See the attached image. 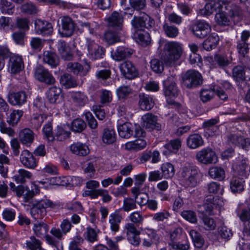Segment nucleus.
Listing matches in <instances>:
<instances>
[{
	"label": "nucleus",
	"instance_id": "f257e3e1",
	"mask_svg": "<svg viewBox=\"0 0 250 250\" xmlns=\"http://www.w3.org/2000/svg\"><path fill=\"white\" fill-rule=\"evenodd\" d=\"M182 52V48L179 43L169 42L165 45L161 59L166 65L172 66L180 58Z\"/></svg>",
	"mask_w": 250,
	"mask_h": 250
},
{
	"label": "nucleus",
	"instance_id": "f03ea898",
	"mask_svg": "<svg viewBox=\"0 0 250 250\" xmlns=\"http://www.w3.org/2000/svg\"><path fill=\"white\" fill-rule=\"evenodd\" d=\"M199 170L195 166H187L183 167L180 172V177L186 187H195L198 184Z\"/></svg>",
	"mask_w": 250,
	"mask_h": 250
},
{
	"label": "nucleus",
	"instance_id": "7ed1b4c3",
	"mask_svg": "<svg viewBox=\"0 0 250 250\" xmlns=\"http://www.w3.org/2000/svg\"><path fill=\"white\" fill-rule=\"evenodd\" d=\"M56 206V204L49 200H41L31 208V215L35 220L42 219L46 214V208H55Z\"/></svg>",
	"mask_w": 250,
	"mask_h": 250
},
{
	"label": "nucleus",
	"instance_id": "20e7f679",
	"mask_svg": "<svg viewBox=\"0 0 250 250\" xmlns=\"http://www.w3.org/2000/svg\"><path fill=\"white\" fill-rule=\"evenodd\" d=\"M183 84L188 88L196 87L202 84L203 80L201 74L195 70L187 71L182 76Z\"/></svg>",
	"mask_w": 250,
	"mask_h": 250
},
{
	"label": "nucleus",
	"instance_id": "39448f33",
	"mask_svg": "<svg viewBox=\"0 0 250 250\" xmlns=\"http://www.w3.org/2000/svg\"><path fill=\"white\" fill-rule=\"evenodd\" d=\"M248 174L246 165H242V168L238 171L239 177L234 176L230 180V187L232 192L240 193L244 190L245 183L244 178H247Z\"/></svg>",
	"mask_w": 250,
	"mask_h": 250
},
{
	"label": "nucleus",
	"instance_id": "423d86ee",
	"mask_svg": "<svg viewBox=\"0 0 250 250\" xmlns=\"http://www.w3.org/2000/svg\"><path fill=\"white\" fill-rule=\"evenodd\" d=\"M195 158L198 163L205 165L215 164L218 162L216 153L210 148H205L198 151Z\"/></svg>",
	"mask_w": 250,
	"mask_h": 250
},
{
	"label": "nucleus",
	"instance_id": "0eeeda50",
	"mask_svg": "<svg viewBox=\"0 0 250 250\" xmlns=\"http://www.w3.org/2000/svg\"><path fill=\"white\" fill-rule=\"evenodd\" d=\"M61 25L59 33L62 37H69L73 34L76 24L71 18L68 16L62 17L61 20Z\"/></svg>",
	"mask_w": 250,
	"mask_h": 250
},
{
	"label": "nucleus",
	"instance_id": "6e6552de",
	"mask_svg": "<svg viewBox=\"0 0 250 250\" xmlns=\"http://www.w3.org/2000/svg\"><path fill=\"white\" fill-rule=\"evenodd\" d=\"M35 77L40 82L47 84H52L55 83V79L52 75L42 65L38 66L35 71Z\"/></svg>",
	"mask_w": 250,
	"mask_h": 250
},
{
	"label": "nucleus",
	"instance_id": "1a4fd4ad",
	"mask_svg": "<svg viewBox=\"0 0 250 250\" xmlns=\"http://www.w3.org/2000/svg\"><path fill=\"white\" fill-rule=\"evenodd\" d=\"M210 31V26L205 21H197L192 28L193 34L196 37L200 39L206 37Z\"/></svg>",
	"mask_w": 250,
	"mask_h": 250
},
{
	"label": "nucleus",
	"instance_id": "9d476101",
	"mask_svg": "<svg viewBox=\"0 0 250 250\" xmlns=\"http://www.w3.org/2000/svg\"><path fill=\"white\" fill-rule=\"evenodd\" d=\"M86 45L89 54L93 59H98L103 57L105 53V49L95 43L93 40L86 39Z\"/></svg>",
	"mask_w": 250,
	"mask_h": 250
},
{
	"label": "nucleus",
	"instance_id": "9b49d317",
	"mask_svg": "<svg viewBox=\"0 0 250 250\" xmlns=\"http://www.w3.org/2000/svg\"><path fill=\"white\" fill-rule=\"evenodd\" d=\"M34 24L35 32L38 35H50L53 33L51 23L46 21L37 19L35 21Z\"/></svg>",
	"mask_w": 250,
	"mask_h": 250
},
{
	"label": "nucleus",
	"instance_id": "f8f14e48",
	"mask_svg": "<svg viewBox=\"0 0 250 250\" xmlns=\"http://www.w3.org/2000/svg\"><path fill=\"white\" fill-rule=\"evenodd\" d=\"M222 206V201L219 198L214 200V197L211 196H208L205 198V203L203 205V208L205 212L210 215H213L214 210L220 208Z\"/></svg>",
	"mask_w": 250,
	"mask_h": 250
},
{
	"label": "nucleus",
	"instance_id": "ddd939ff",
	"mask_svg": "<svg viewBox=\"0 0 250 250\" xmlns=\"http://www.w3.org/2000/svg\"><path fill=\"white\" fill-rule=\"evenodd\" d=\"M24 68L22 59L19 56L10 57L8 63V72L12 75L19 73Z\"/></svg>",
	"mask_w": 250,
	"mask_h": 250
},
{
	"label": "nucleus",
	"instance_id": "4468645a",
	"mask_svg": "<svg viewBox=\"0 0 250 250\" xmlns=\"http://www.w3.org/2000/svg\"><path fill=\"white\" fill-rule=\"evenodd\" d=\"M120 69L122 74L127 79H132L138 76V71L133 63L125 61L120 64Z\"/></svg>",
	"mask_w": 250,
	"mask_h": 250
},
{
	"label": "nucleus",
	"instance_id": "2eb2a0df",
	"mask_svg": "<svg viewBox=\"0 0 250 250\" xmlns=\"http://www.w3.org/2000/svg\"><path fill=\"white\" fill-rule=\"evenodd\" d=\"M27 96L23 91L13 92L8 95V102L12 105L21 106L27 102Z\"/></svg>",
	"mask_w": 250,
	"mask_h": 250
},
{
	"label": "nucleus",
	"instance_id": "dca6fc26",
	"mask_svg": "<svg viewBox=\"0 0 250 250\" xmlns=\"http://www.w3.org/2000/svg\"><path fill=\"white\" fill-rule=\"evenodd\" d=\"M143 125L146 128L150 130L161 129V125L157 123V117L152 113H148L142 116Z\"/></svg>",
	"mask_w": 250,
	"mask_h": 250
},
{
	"label": "nucleus",
	"instance_id": "f3484780",
	"mask_svg": "<svg viewBox=\"0 0 250 250\" xmlns=\"http://www.w3.org/2000/svg\"><path fill=\"white\" fill-rule=\"evenodd\" d=\"M228 141L232 144L246 148L250 146V139L245 138L239 133H230L227 136Z\"/></svg>",
	"mask_w": 250,
	"mask_h": 250
},
{
	"label": "nucleus",
	"instance_id": "a211bd4d",
	"mask_svg": "<svg viewBox=\"0 0 250 250\" xmlns=\"http://www.w3.org/2000/svg\"><path fill=\"white\" fill-rule=\"evenodd\" d=\"M229 2H208L206 3L204 8L200 10L202 14L205 15H210L215 12L216 14L222 11L223 5H227Z\"/></svg>",
	"mask_w": 250,
	"mask_h": 250
},
{
	"label": "nucleus",
	"instance_id": "6ab92c4d",
	"mask_svg": "<svg viewBox=\"0 0 250 250\" xmlns=\"http://www.w3.org/2000/svg\"><path fill=\"white\" fill-rule=\"evenodd\" d=\"M66 69L69 72L74 74L85 76L90 69V66L87 64L84 67L80 63L77 62H69L67 64Z\"/></svg>",
	"mask_w": 250,
	"mask_h": 250
},
{
	"label": "nucleus",
	"instance_id": "aec40b11",
	"mask_svg": "<svg viewBox=\"0 0 250 250\" xmlns=\"http://www.w3.org/2000/svg\"><path fill=\"white\" fill-rule=\"evenodd\" d=\"M20 160L24 167L29 168H34L37 165L35 157L27 150H24L22 151Z\"/></svg>",
	"mask_w": 250,
	"mask_h": 250
},
{
	"label": "nucleus",
	"instance_id": "412c9836",
	"mask_svg": "<svg viewBox=\"0 0 250 250\" xmlns=\"http://www.w3.org/2000/svg\"><path fill=\"white\" fill-rule=\"evenodd\" d=\"M50 233L55 237L54 238L52 236L47 235L45 236V240L47 243L52 247H57L59 241L62 239L64 233L62 229L58 228H53L50 230Z\"/></svg>",
	"mask_w": 250,
	"mask_h": 250
},
{
	"label": "nucleus",
	"instance_id": "4be33fe9",
	"mask_svg": "<svg viewBox=\"0 0 250 250\" xmlns=\"http://www.w3.org/2000/svg\"><path fill=\"white\" fill-rule=\"evenodd\" d=\"M179 91L173 78L169 77L165 83L164 94L166 97L172 98L178 96Z\"/></svg>",
	"mask_w": 250,
	"mask_h": 250
},
{
	"label": "nucleus",
	"instance_id": "5701e85b",
	"mask_svg": "<svg viewBox=\"0 0 250 250\" xmlns=\"http://www.w3.org/2000/svg\"><path fill=\"white\" fill-rule=\"evenodd\" d=\"M154 105V101L149 95L140 93L139 95L138 105L142 110H149Z\"/></svg>",
	"mask_w": 250,
	"mask_h": 250
},
{
	"label": "nucleus",
	"instance_id": "b1692460",
	"mask_svg": "<svg viewBox=\"0 0 250 250\" xmlns=\"http://www.w3.org/2000/svg\"><path fill=\"white\" fill-rule=\"evenodd\" d=\"M73 104L77 108H81L87 104L88 99L87 96L81 91H77L71 95Z\"/></svg>",
	"mask_w": 250,
	"mask_h": 250
},
{
	"label": "nucleus",
	"instance_id": "393cba45",
	"mask_svg": "<svg viewBox=\"0 0 250 250\" xmlns=\"http://www.w3.org/2000/svg\"><path fill=\"white\" fill-rule=\"evenodd\" d=\"M139 16H134L131 21V24L135 32L141 31L146 25V19L148 15L146 13H141Z\"/></svg>",
	"mask_w": 250,
	"mask_h": 250
},
{
	"label": "nucleus",
	"instance_id": "a878e982",
	"mask_svg": "<svg viewBox=\"0 0 250 250\" xmlns=\"http://www.w3.org/2000/svg\"><path fill=\"white\" fill-rule=\"evenodd\" d=\"M143 245L146 247H150L152 244L158 240L159 237L156 231L152 229H146L144 230Z\"/></svg>",
	"mask_w": 250,
	"mask_h": 250
},
{
	"label": "nucleus",
	"instance_id": "bb28decb",
	"mask_svg": "<svg viewBox=\"0 0 250 250\" xmlns=\"http://www.w3.org/2000/svg\"><path fill=\"white\" fill-rule=\"evenodd\" d=\"M62 89L57 86L50 87L47 93V98L52 104L59 103L62 100Z\"/></svg>",
	"mask_w": 250,
	"mask_h": 250
},
{
	"label": "nucleus",
	"instance_id": "cd10ccee",
	"mask_svg": "<svg viewBox=\"0 0 250 250\" xmlns=\"http://www.w3.org/2000/svg\"><path fill=\"white\" fill-rule=\"evenodd\" d=\"M58 51L62 59L70 61L73 59V55L70 47L63 41L58 42Z\"/></svg>",
	"mask_w": 250,
	"mask_h": 250
},
{
	"label": "nucleus",
	"instance_id": "c85d7f7f",
	"mask_svg": "<svg viewBox=\"0 0 250 250\" xmlns=\"http://www.w3.org/2000/svg\"><path fill=\"white\" fill-rule=\"evenodd\" d=\"M132 52L130 49L120 46L112 52L111 56L114 60L121 61L130 56Z\"/></svg>",
	"mask_w": 250,
	"mask_h": 250
},
{
	"label": "nucleus",
	"instance_id": "c756f323",
	"mask_svg": "<svg viewBox=\"0 0 250 250\" xmlns=\"http://www.w3.org/2000/svg\"><path fill=\"white\" fill-rule=\"evenodd\" d=\"M208 176L212 179L219 181H223L226 177V173L224 168L219 166H212L208 170Z\"/></svg>",
	"mask_w": 250,
	"mask_h": 250
},
{
	"label": "nucleus",
	"instance_id": "7c9ffc66",
	"mask_svg": "<svg viewBox=\"0 0 250 250\" xmlns=\"http://www.w3.org/2000/svg\"><path fill=\"white\" fill-rule=\"evenodd\" d=\"M43 62L53 68L56 67L59 63V59L57 54L50 51H45L42 55Z\"/></svg>",
	"mask_w": 250,
	"mask_h": 250
},
{
	"label": "nucleus",
	"instance_id": "2f4dec72",
	"mask_svg": "<svg viewBox=\"0 0 250 250\" xmlns=\"http://www.w3.org/2000/svg\"><path fill=\"white\" fill-rule=\"evenodd\" d=\"M181 146L182 141L180 139L171 140L164 146L167 151H164L163 153L165 155H167L168 153L176 154L181 147Z\"/></svg>",
	"mask_w": 250,
	"mask_h": 250
},
{
	"label": "nucleus",
	"instance_id": "473e14b6",
	"mask_svg": "<svg viewBox=\"0 0 250 250\" xmlns=\"http://www.w3.org/2000/svg\"><path fill=\"white\" fill-rule=\"evenodd\" d=\"M187 144L188 147L191 149H196L204 144V141L198 134L190 135L187 139Z\"/></svg>",
	"mask_w": 250,
	"mask_h": 250
},
{
	"label": "nucleus",
	"instance_id": "72a5a7b5",
	"mask_svg": "<svg viewBox=\"0 0 250 250\" xmlns=\"http://www.w3.org/2000/svg\"><path fill=\"white\" fill-rule=\"evenodd\" d=\"M122 220V216L119 210H116L114 212L109 215V222L110 225L111 229L114 232H117L119 229V224Z\"/></svg>",
	"mask_w": 250,
	"mask_h": 250
},
{
	"label": "nucleus",
	"instance_id": "f704fd0d",
	"mask_svg": "<svg viewBox=\"0 0 250 250\" xmlns=\"http://www.w3.org/2000/svg\"><path fill=\"white\" fill-rule=\"evenodd\" d=\"M219 41V38L216 33H211L203 43V48L210 51L214 48Z\"/></svg>",
	"mask_w": 250,
	"mask_h": 250
},
{
	"label": "nucleus",
	"instance_id": "c9c22d12",
	"mask_svg": "<svg viewBox=\"0 0 250 250\" xmlns=\"http://www.w3.org/2000/svg\"><path fill=\"white\" fill-rule=\"evenodd\" d=\"M123 19L121 15L117 12H114L108 18L109 26L121 30L122 28Z\"/></svg>",
	"mask_w": 250,
	"mask_h": 250
},
{
	"label": "nucleus",
	"instance_id": "e433bc0d",
	"mask_svg": "<svg viewBox=\"0 0 250 250\" xmlns=\"http://www.w3.org/2000/svg\"><path fill=\"white\" fill-rule=\"evenodd\" d=\"M71 151L75 154L80 156H86L89 153L87 145L81 143H74L70 146Z\"/></svg>",
	"mask_w": 250,
	"mask_h": 250
},
{
	"label": "nucleus",
	"instance_id": "4c0bfd02",
	"mask_svg": "<svg viewBox=\"0 0 250 250\" xmlns=\"http://www.w3.org/2000/svg\"><path fill=\"white\" fill-rule=\"evenodd\" d=\"M146 146V142L144 139H137L128 142L125 144V149L130 151H138L144 149Z\"/></svg>",
	"mask_w": 250,
	"mask_h": 250
},
{
	"label": "nucleus",
	"instance_id": "58836bf2",
	"mask_svg": "<svg viewBox=\"0 0 250 250\" xmlns=\"http://www.w3.org/2000/svg\"><path fill=\"white\" fill-rule=\"evenodd\" d=\"M19 138L23 144L28 146L33 142L34 134L31 130L26 128L20 131Z\"/></svg>",
	"mask_w": 250,
	"mask_h": 250
},
{
	"label": "nucleus",
	"instance_id": "ea45409f",
	"mask_svg": "<svg viewBox=\"0 0 250 250\" xmlns=\"http://www.w3.org/2000/svg\"><path fill=\"white\" fill-rule=\"evenodd\" d=\"M132 125L130 123H125L120 125L118 127L119 135L123 138H129L132 135Z\"/></svg>",
	"mask_w": 250,
	"mask_h": 250
},
{
	"label": "nucleus",
	"instance_id": "a19ab883",
	"mask_svg": "<svg viewBox=\"0 0 250 250\" xmlns=\"http://www.w3.org/2000/svg\"><path fill=\"white\" fill-rule=\"evenodd\" d=\"M104 39L108 44H113L120 42V33L119 32L113 31V29H109L104 33Z\"/></svg>",
	"mask_w": 250,
	"mask_h": 250
},
{
	"label": "nucleus",
	"instance_id": "79ce46f5",
	"mask_svg": "<svg viewBox=\"0 0 250 250\" xmlns=\"http://www.w3.org/2000/svg\"><path fill=\"white\" fill-rule=\"evenodd\" d=\"M103 142L107 144H112L116 141V134L112 129L105 128L103 130Z\"/></svg>",
	"mask_w": 250,
	"mask_h": 250
},
{
	"label": "nucleus",
	"instance_id": "37998d69",
	"mask_svg": "<svg viewBox=\"0 0 250 250\" xmlns=\"http://www.w3.org/2000/svg\"><path fill=\"white\" fill-rule=\"evenodd\" d=\"M232 77L238 82H243L245 80V67L242 65H237L232 70Z\"/></svg>",
	"mask_w": 250,
	"mask_h": 250
},
{
	"label": "nucleus",
	"instance_id": "c03bdc74",
	"mask_svg": "<svg viewBox=\"0 0 250 250\" xmlns=\"http://www.w3.org/2000/svg\"><path fill=\"white\" fill-rule=\"evenodd\" d=\"M189 235L195 247L198 248L202 247L204 244V239L199 232L192 229L189 231Z\"/></svg>",
	"mask_w": 250,
	"mask_h": 250
},
{
	"label": "nucleus",
	"instance_id": "a18cd8bd",
	"mask_svg": "<svg viewBox=\"0 0 250 250\" xmlns=\"http://www.w3.org/2000/svg\"><path fill=\"white\" fill-rule=\"evenodd\" d=\"M162 175L165 178H170L172 177L175 173L174 166L169 163H166L162 164L161 166Z\"/></svg>",
	"mask_w": 250,
	"mask_h": 250
},
{
	"label": "nucleus",
	"instance_id": "49530a36",
	"mask_svg": "<svg viewBox=\"0 0 250 250\" xmlns=\"http://www.w3.org/2000/svg\"><path fill=\"white\" fill-rule=\"evenodd\" d=\"M23 114V112L22 110H13L10 114L7 122L10 125L15 126L20 121Z\"/></svg>",
	"mask_w": 250,
	"mask_h": 250
},
{
	"label": "nucleus",
	"instance_id": "de8ad7c7",
	"mask_svg": "<svg viewBox=\"0 0 250 250\" xmlns=\"http://www.w3.org/2000/svg\"><path fill=\"white\" fill-rule=\"evenodd\" d=\"M151 70L156 73H162L164 70V64L162 61L158 59H152L150 62Z\"/></svg>",
	"mask_w": 250,
	"mask_h": 250
},
{
	"label": "nucleus",
	"instance_id": "09e8293b",
	"mask_svg": "<svg viewBox=\"0 0 250 250\" xmlns=\"http://www.w3.org/2000/svg\"><path fill=\"white\" fill-rule=\"evenodd\" d=\"M32 176V173L25 169H20L18 171V174L15 175L13 178L17 183H23L25 179H30Z\"/></svg>",
	"mask_w": 250,
	"mask_h": 250
},
{
	"label": "nucleus",
	"instance_id": "8fccbe9b",
	"mask_svg": "<svg viewBox=\"0 0 250 250\" xmlns=\"http://www.w3.org/2000/svg\"><path fill=\"white\" fill-rule=\"evenodd\" d=\"M35 234L38 237L44 235L48 230V226L43 222L35 224L33 228Z\"/></svg>",
	"mask_w": 250,
	"mask_h": 250
},
{
	"label": "nucleus",
	"instance_id": "3c124183",
	"mask_svg": "<svg viewBox=\"0 0 250 250\" xmlns=\"http://www.w3.org/2000/svg\"><path fill=\"white\" fill-rule=\"evenodd\" d=\"M61 83L66 88L74 87L77 85L76 82L68 74H64L60 78Z\"/></svg>",
	"mask_w": 250,
	"mask_h": 250
},
{
	"label": "nucleus",
	"instance_id": "603ef678",
	"mask_svg": "<svg viewBox=\"0 0 250 250\" xmlns=\"http://www.w3.org/2000/svg\"><path fill=\"white\" fill-rule=\"evenodd\" d=\"M218 234L225 241L229 240L233 235L231 229L225 226H222L218 229Z\"/></svg>",
	"mask_w": 250,
	"mask_h": 250
},
{
	"label": "nucleus",
	"instance_id": "864d4df0",
	"mask_svg": "<svg viewBox=\"0 0 250 250\" xmlns=\"http://www.w3.org/2000/svg\"><path fill=\"white\" fill-rule=\"evenodd\" d=\"M215 21L218 25L221 26H227L230 24L229 20L226 13L222 11L215 14Z\"/></svg>",
	"mask_w": 250,
	"mask_h": 250
},
{
	"label": "nucleus",
	"instance_id": "5fc2aeb1",
	"mask_svg": "<svg viewBox=\"0 0 250 250\" xmlns=\"http://www.w3.org/2000/svg\"><path fill=\"white\" fill-rule=\"evenodd\" d=\"M128 217L131 223L135 224L137 226L142 225L144 219L142 213L138 211L132 212Z\"/></svg>",
	"mask_w": 250,
	"mask_h": 250
},
{
	"label": "nucleus",
	"instance_id": "6e6d98bb",
	"mask_svg": "<svg viewBox=\"0 0 250 250\" xmlns=\"http://www.w3.org/2000/svg\"><path fill=\"white\" fill-rule=\"evenodd\" d=\"M214 64H217L220 67H224L228 66L230 62L226 55L222 54H216L212 60Z\"/></svg>",
	"mask_w": 250,
	"mask_h": 250
},
{
	"label": "nucleus",
	"instance_id": "4d7b16f0",
	"mask_svg": "<svg viewBox=\"0 0 250 250\" xmlns=\"http://www.w3.org/2000/svg\"><path fill=\"white\" fill-rule=\"evenodd\" d=\"M86 127L84 121L80 118L76 119L71 123L72 130L76 132H81Z\"/></svg>",
	"mask_w": 250,
	"mask_h": 250
},
{
	"label": "nucleus",
	"instance_id": "13d9d810",
	"mask_svg": "<svg viewBox=\"0 0 250 250\" xmlns=\"http://www.w3.org/2000/svg\"><path fill=\"white\" fill-rule=\"evenodd\" d=\"M135 199L131 198H125L123 201L122 209L125 212L136 209L137 206Z\"/></svg>",
	"mask_w": 250,
	"mask_h": 250
},
{
	"label": "nucleus",
	"instance_id": "bf43d9fd",
	"mask_svg": "<svg viewBox=\"0 0 250 250\" xmlns=\"http://www.w3.org/2000/svg\"><path fill=\"white\" fill-rule=\"evenodd\" d=\"M46 118L47 116L45 114H34L31 119V123L34 128L38 129Z\"/></svg>",
	"mask_w": 250,
	"mask_h": 250
},
{
	"label": "nucleus",
	"instance_id": "052dcab7",
	"mask_svg": "<svg viewBox=\"0 0 250 250\" xmlns=\"http://www.w3.org/2000/svg\"><path fill=\"white\" fill-rule=\"evenodd\" d=\"M10 54L9 49L6 46H0V70L4 67L5 60L10 57Z\"/></svg>",
	"mask_w": 250,
	"mask_h": 250
},
{
	"label": "nucleus",
	"instance_id": "680f3d73",
	"mask_svg": "<svg viewBox=\"0 0 250 250\" xmlns=\"http://www.w3.org/2000/svg\"><path fill=\"white\" fill-rule=\"evenodd\" d=\"M134 36L138 42L143 45H147L150 42V38L149 34L147 32L140 33L136 32Z\"/></svg>",
	"mask_w": 250,
	"mask_h": 250
},
{
	"label": "nucleus",
	"instance_id": "e2e57ef3",
	"mask_svg": "<svg viewBox=\"0 0 250 250\" xmlns=\"http://www.w3.org/2000/svg\"><path fill=\"white\" fill-rule=\"evenodd\" d=\"M214 95V91L211 89H203L200 92V100L203 103L211 100Z\"/></svg>",
	"mask_w": 250,
	"mask_h": 250
},
{
	"label": "nucleus",
	"instance_id": "0e129e2a",
	"mask_svg": "<svg viewBox=\"0 0 250 250\" xmlns=\"http://www.w3.org/2000/svg\"><path fill=\"white\" fill-rule=\"evenodd\" d=\"M163 29L167 36L169 38L176 37L179 33L178 28L173 25H169L165 23L163 25Z\"/></svg>",
	"mask_w": 250,
	"mask_h": 250
},
{
	"label": "nucleus",
	"instance_id": "69168bd1",
	"mask_svg": "<svg viewBox=\"0 0 250 250\" xmlns=\"http://www.w3.org/2000/svg\"><path fill=\"white\" fill-rule=\"evenodd\" d=\"M208 191L212 194H223V189L221 188L220 184L216 182H211L207 185Z\"/></svg>",
	"mask_w": 250,
	"mask_h": 250
},
{
	"label": "nucleus",
	"instance_id": "338daca9",
	"mask_svg": "<svg viewBox=\"0 0 250 250\" xmlns=\"http://www.w3.org/2000/svg\"><path fill=\"white\" fill-rule=\"evenodd\" d=\"M16 26L22 31H27L29 29V20L25 18H17Z\"/></svg>",
	"mask_w": 250,
	"mask_h": 250
},
{
	"label": "nucleus",
	"instance_id": "774afa93",
	"mask_svg": "<svg viewBox=\"0 0 250 250\" xmlns=\"http://www.w3.org/2000/svg\"><path fill=\"white\" fill-rule=\"evenodd\" d=\"M131 92V88L125 85L121 86L116 90V93L120 99H126Z\"/></svg>",
	"mask_w": 250,
	"mask_h": 250
}]
</instances>
